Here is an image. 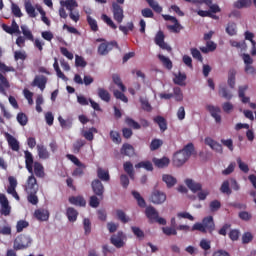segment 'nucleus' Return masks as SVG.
<instances>
[{
  "label": "nucleus",
  "instance_id": "57",
  "mask_svg": "<svg viewBox=\"0 0 256 256\" xmlns=\"http://www.w3.org/2000/svg\"><path fill=\"white\" fill-rule=\"evenodd\" d=\"M29 227V222L26 220H19L16 224V231L17 233L23 232V229H27Z\"/></svg>",
  "mask_w": 256,
  "mask_h": 256
},
{
  "label": "nucleus",
  "instance_id": "18",
  "mask_svg": "<svg viewBox=\"0 0 256 256\" xmlns=\"http://www.w3.org/2000/svg\"><path fill=\"white\" fill-rule=\"evenodd\" d=\"M6 140L10 149H12V151H19L20 149L19 141H17L13 135L6 133Z\"/></svg>",
  "mask_w": 256,
  "mask_h": 256
},
{
  "label": "nucleus",
  "instance_id": "32",
  "mask_svg": "<svg viewBox=\"0 0 256 256\" xmlns=\"http://www.w3.org/2000/svg\"><path fill=\"white\" fill-rule=\"evenodd\" d=\"M236 75H237V70H235V68H232L229 70L227 84L229 85L230 89H235Z\"/></svg>",
  "mask_w": 256,
  "mask_h": 256
},
{
  "label": "nucleus",
  "instance_id": "55",
  "mask_svg": "<svg viewBox=\"0 0 256 256\" xmlns=\"http://www.w3.org/2000/svg\"><path fill=\"white\" fill-rule=\"evenodd\" d=\"M116 215L118 221H121V223H129V217H127V214L123 210H116Z\"/></svg>",
  "mask_w": 256,
  "mask_h": 256
},
{
  "label": "nucleus",
  "instance_id": "22",
  "mask_svg": "<svg viewBox=\"0 0 256 256\" xmlns=\"http://www.w3.org/2000/svg\"><path fill=\"white\" fill-rule=\"evenodd\" d=\"M145 215L149 221H155L159 216V212L153 206H147L145 209Z\"/></svg>",
  "mask_w": 256,
  "mask_h": 256
},
{
  "label": "nucleus",
  "instance_id": "21",
  "mask_svg": "<svg viewBox=\"0 0 256 256\" xmlns=\"http://www.w3.org/2000/svg\"><path fill=\"white\" fill-rule=\"evenodd\" d=\"M97 177L99 181H111V176L109 175V170H105L102 167L97 168Z\"/></svg>",
  "mask_w": 256,
  "mask_h": 256
},
{
  "label": "nucleus",
  "instance_id": "16",
  "mask_svg": "<svg viewBox=\"0 0 256 256\" xmlns=\"http://www.w3.org/2000/svg\"><path fill=\"white\" fill-rule=\"evenodd\" d=\"M152 163H154L155 167L158 169H165V167H169L171 160L164 156L162 158H153Z\"/></svg>",
  "mask_w": 256,
  "mask_h": 256
},
{
  "label": "nucleus",
  "instance_id": "23",
  "mask_svg": "<svg viewBox=\"0 0 256 256\" xmlns=\"http://www.w3.org/2000/svg\"><path fill=\"white\" fill-rule=\"evenodd\" d=\"M69 203H71V205H76L77 207H85V205H87V201H85L83 196H71L69 198Z\"/></svg>",
  "mask_w": 256,
  "mask_h": 256
},
{
  "label": "nucleus",
  "instance_id": "40",
  "mask_svg": "<svg viewBox=\"0 0 256 256\" xmlns=\"http://www.w3.org/2000/svg\"><path fill=\"white\" fill-rule=\"evenodd\" d=\"M9 87H11L9 80L0 73V93H5V89H9Z\"/></svg>",
  "mask_w": 256,
  "mask_h": 256
},
{
  "label": "nucleus",
  "instance_id": "43",
  "mask_svg": "<svg viewBox=\"0 0 256 256\" xmlns=\"http://www.w3.org/2000/svg\"><path fill=\"white\" fill-rule=\"evenodd\" d=\"M219 95L223 97L224 99H227V101H231L233 99V94H231V91L227 87H220L219 89Z\"/></svg>",
  "mask_w": 256,
  "mask_h": 256
},
{
  "label": "nucleus",
  "instance_id": "47",
  "mask_svg": "<svg viewBox=\"0 0 256 256\" xmlns=\"http://www.w3.org/2000/svg\"><path fill=\"white\" fill-rule=\"evenodd\" d=\"M11 13L14 17H17L19 19L23 17V12H21V8L19 7V5L13 2L11 4Z\"/></svg>",
  "mask_w": 256,
  "mask_h": 256
},
{
  "label": "nucleus",
  "instance_id": "62",
  "mask_svg": "<svg viewBox=\"0 0 256 256\" xmlns=\"http://www.w3.org/2000/svg\"><path fill=\"white\" fill-rule=\"evenodd\" d=\"M199 245L203 249L204 255H207V252L211 249V241L202 239Z\"/></svg>",
  "mask_w": 256,
  "mask_h": 256
},
{
  "label": "nucleus",
  "instance_id": "33",
  "mask_svg": "<svg viewBox=\"0 0 256 256\" xmlns=\"http://www.w3.org/2000/svg\"><path fill=\"white\" fill-rule=\"evenodd\" d=\"M154 123H157L160 131L165 133V130L167 129V120L163 116H156L154 118Z\"/></svg>",
  "mask_w": 256,
  "mask_h": 256
},
{
  "label": "nucleus",
  "instance_id": "46",
  "mask_svg": "<svg viewBox=\"0 0 256 256\" xmlns=\"http://www.w3.org/2000/svg\"><path fill=\"white\" fill-rule=\"evenodd\" d=\"M136 169H146V171H153V163L150 161H142L135 165Z\"/></svg>",
  "mask_w": 256,
  "mask_h": 256
},
{
  "label": "nucleus",
  "instance_id": "10",
  "mask_svg": "<svg viewBox=\"0 0 256 256\" xmlns=\"http://www.w3.org/2000/svg\"><path fill=\"white\" fill-rule=\"evenodd\" d=\"M0 204H1V215H5V217L11 215V206H9V200L5 194L0 193Z\"/></svg>",
  "mask_w": 256,
  "mask_h": 256
},
{
  "label": "nucleus",
  "instance_id": "8",
  "mask_svg": "<svg viewBox=\"0 0 256 256\" xmlns=\"http://www.w3.org/2000/svg\"><path fill=\"white\" fill-rule=\"evenodd\" d=\"M92 191L94 195L99 197L100 199H103V195L105 193V186H103V183L99 179H95L91 183Z\"/></svg>",
  "mask_w": 256,
  "mask_h": 256
},
{
  "label": "nucleus",
  "instance_id": "27",
  "mask_svg": "<svg viewBox=\"0 0 256 256\" xmlns=\"http://www.w3.org/2000/svg\"><path fill=\"white\" fill-rule=\"evenodd\" d=\"M34 217H36L38 221H47L49 219V211L37 209L34 212Z\"/></svg>",
  "mask_w": 256,
  "mask_h": 256
},
{
  "label": "nucleus",
  "instance_id": "14",
  "mask_svg": "<svg viewBox=\"0 0 256 256\" xmlns=\"http://www.w3.org/2000/svg\"><path fill=\"white\" fill-rule=\"evenodd\" d=\"M110 242L117 249H121V247H124L125 242L123 241V232H118L117 235H113L110 238Z\"/></svg>",
  "mask_w": 256,
  "mask_h": 256
},
{
  "label": "nucleus",
  "instance_id": "17",
  "mask_svg": "<svg viewBox=\"0 0 256 256\" xmlns=\"http://www.w3.org/2000/svg\"><path fill=\"white\" fill-rule=\"evenodd\" d=\"M207 110L209 111L213 119H215L216 123H221V115L219 114L221 113V108L209 105L207 106Z\"/></svg>",
  "mask_w": 256,
  "mask_h": 256
},
{
  "label": "nucleus",
  "instance_id": "51",
  "mask_svg": "<svg viewBox=\"0 0 256 256\" xmlns=\"http://www.w3.org/2000/svg\"><path fill=\"white\" fill-rule=\"evenodd\" d=\"M141 107L144 111H147L148 113H151L153 111V107H151V104L149 103V100L147 98H140Z\"/></svg>",
  "mask_w": 256,
  "mask_h": 256
},
{
  "label": "nucleus",
  "instance_id": "45",
  "mask_svg": "<svg viewBox=\"0 0 256 256\" xmlns=\"http://www.w3.org/2000/svg\"><path fill=\"white\" fill-rule=\"evenodd\" d=\"M16 119L19 125H21L22 127H25V125L29 123V118L27 117V114L23 112L18 113Z\"/></svg>",
  "mask_w": 256,
  "mask_h": 256
},
{
  "label": "nucleus",
  "instance_id": "38",
  "mask_svg": "<svg viewBox=\"0 0 256 256\" xmlns=\"http://www.w3.org/2000/svg\"><path fill=\"white\" fill-rule=\"evenodd\" d=\"M158 59H160L161 63L166 69H168L169 71L173 69V62L171 61V59H169L166 56H163L162 54L158 55Z\"/></svg>",
  "mask_w": 256,
  "mask_h": 256
},
{
  "label": "nucleus",
  "instance_id": "2",
  "mask_svg": "<svg viewBox=\"0 0 256 256\" xmlns=\"http://www.w3.org/2000/svg\"><path fill=\"white\" fill-rule=\"evenodd\" d=\"M60 3L62 7H66V9L70 12L69 13L70 19L75 23H77V21H79V19L81 18V16L79 15V11L73 12V9H75V7H79V4L77 3V1L66 0V1H61Z\"/></svg>",
  "mask_w": 256,
  "mask_h": 256
},
{
  "label": "nucleus",
  "instance_id": "49",
  "mask_svg": "<svg viewBox=\"0 0 256 256\" xmlns=\"http://www.w3.org/2000/svg\"><path fill=\"white\" fill-rule=\"evenodd\" d=\"M226 33L230 35V37H233V35H237V24L234 22L228 23L226 27Z\"/></svg>",
  "mask_w": 256,
  "mask_h": 256
},
{
  "label": "nucleus",
  "instance_id": "64",
  "mask_svg": "<svg viewBox=\"0 0 256 256\" xmlns=\"http://www.w3.org/2000/svg\"><path fill=\"white\" fill-rule=\"evenodd\" d=\"M110 139H112L113 143H121V134L117 131H110Z\"/></svg>",
  "mask_w": 256,
  "mask_h": 256
},
{
  "label": "nucleus",
  "instance_id": "63",
  "mask_svg": "<svg viewBox=\"0 0 256 256\" xmlns=\"http://www.w3.org/2000/svg\"><path fill=\"white\" fill-rule=\"evenodd\" d=\"M238 217L241 221H251V219H253V215L247 211L239 212Z\"/></svg>",
  "mask_w": 256,
  "mask_h": 256
},
{
  "label": "nucleus",
  "instance_id": "39",
  "mask_svg": "<svg viewBox=\"0 0 256 256\" xmlns=\"http://www.w3.org/2000/svg\"><path fill=\"white\" fill-rule=\"evenodd\" d=\"M0 235H11V225L3 220L2 224L0 223Z\"/></svg>",
  "mask_w": 256,
  "mask_h": 256
},
{
  "label": "nucleus",
  "instance_id": "6",
  "mask_svg": "<svg viewBox=\"0 0 256 256\" xmlns=\"http://www.w3.org/2000/svg\"><path fill=\"white\" fill-rule=\"evenodd\" d=\"M167 201V194L160 190H154L150 196V203L154 205H163Z\"/></svg>",
  "mask_w": 256,
  "mask_h": 256
},
{
  "label": "nucleus",
  "instance_id": "12",
  "mask_svg": "<svg viewBox=\"0 0 256 256\" xmlns=\"http://www.w3.org/2000/svg\"><path fill=\"white\" fill-rule=\"evenodd\" d=\"M205 145L212 148L216 153H223V146L219 142L213 140L211 137H206L204 140Z\"/></svg>",
  "mask_w": 256,
  "mask_h": 256
},
{
  "label": "nucleus",
  "instance_id": "13",
  "mask_svg": "<svg viewBox=\"0 0 256 256\" xmlns=\"http://www.w3.org/2000/svg\"><path fill=\"white\" fill-rule=\"evenodd\" d=\"M120 153L124 157H135V148L129 143H124L120 149Z\"/></svg>",
  "mask_w": 256,
  "mask_h": 256
},
{
  "label": "nucleus",
  "instance_id": "31",
  "mask_svg": "<svg viewBox=\"0 0 256 256\" xmlns=\"http://www.w3.org/2000/svg\"><path fill=\"white\" fill-rule=\"evenodd\" d=\"M123 169L125 173L130 177V179H135V169L133 168V163L127 161L123 164Z\"/></svg>",
  "mask_w": 256,
  "mask_h": 256
},
{
  "label": "nucleus",
  "instance_id": "15",
  "mask_svg": "<svg viewBox=\"0 0 256 256\" xmlns=\"http://www.w3.org/2000/svg\"><path fill=\"white\" fill-rule=\"evenodd\" d=\"M185 184L192 193H199V191H202L203 189V185L199 182L193 181V179H186Z\"/></svg>",
  "mask_w": 256,
  "mask_h": 256
},
{
  "label": "nucleus",
  "instance_id": "58",
  "mask_svg": "<svg viewBox=\"0 0 256 256\" xmlns=\"http://www.w3.org/2000/svg\"><path fill=\"white\" fill-rule=\"evenodd\" d=\"M162 231L164 235H167V237H171V235H177V228L173 226H166L162 228Z\"/></svg>",
  "mask_w": 256,
  "mask_h": 256
},
{
  "label": "nucleus",
  "instance_id": "61",
  "mask_svg": "<svg viewBox=\"0 0 256 256\" xmlns=\"http://www.w3.org/2000/svg\"><path fill=\"white\" fill-rule=\"evenodd\" d=\"M125 123L128 125V127H132L133 129H141V124L132 118L126 117Z\"/></svg>",
  "mask_w": 256,
  "mask_h": 256
},
{
  "label": "nucleus",
  "instance_id": "19",
  "mask_svg": "<svg viewBox=\"0 0 256 256\" xmlns=\"http://www.w3.org/2000/svg\"><path fill=\"white\" fill-rule=\"evenodd\" d=\"M25 155V165L28 172L33 175V154L29 151L24 152Z\"/></svg>",
  "mask_w": 256,
  "mask_h": 256
},
{
  "label": "nucleus",
  "instance_id": "20",
  "mask_svg": "<svg viewBox=\"0 0 256 256\" xmlns=\"http://www.w3.org/2000/svg\"><path fill=\"white\" fill-rule=\"evenodd\" d=\"M162 181L166 184L168 189H171V187H175V185H177V178L170 174H163Z\"/></svg>",
  "mask_w": 256,
  "mask_h": 256
},
{
  "label": "nucleus",
  "instance_id": "56",
  "mask_svg": "<svg viewBox=\"0 0 256 256\" xmlns=\"http://www.w3.org/2000/svg\"><path fill=\"white\" fill-rule=\"evenodd\" d=\"M101 19L102 21H104L105 24L108 25V27H111V29H117V25L115 24V22H113V20L106 14H102Z\"/></svg>",
  "mask_w": 256,
  "mask_h": 256
},
{
  "label": "nucleus",
  "instance_id": "35",
  "mask_svg": "<svg viewBox=\"0 0 256 256\" xmlns=\"http://www.w3.org/2000/svg\"><path fill=\"white\" fill-rule=\"evenodd\" d=\"M112 80H113V83H115V85L119 87L122 93H125V91H127V87H125V84H123V81H121V76H119V74H113Z\"/></svg>",
  "mask_w": 256,
  "mask_h": 256
},
{
  "label": "nucleus",
  "instance_id": "24",
  "mask_svg": "<svg viewBox=\"0 0 256 256\" xmlns=\"http://www.w3.org/2000/svg\"><path fill=\"white\" fill-rule=\"evenodd\" d=\"M97 95L101 101L109 103L111 101V94L105 88H98Z\"/></svg>",
  "mask_w": 256,
  "mask_h": 256
},
{
  "label": "nucleus",
  "instance_id": "50",
  "mask_svg": "<svg viewBox=\"0 0 256 256\" xmlns=\"http://www.w3.org/2000/svg\"><path fill=\"white\" fill-rule=\"evenodd\" d=\"M87 23L90 26L91 31H99V25H97V20L93 19L90 15L87 16Z\"/></svg>",
  "mask_w": 256,
  "mask_h": 256
},
{
  "label": "nucleus",
  "instance_id": "9",
  "mask_svg": "<svg viewBox=\"0 0 256 256\" xmlns=\"http://www.w3.org/2000/svg\"><path fill=\"white\" fill-rule=\"evenodd\" d=\"M26 193H37L39 191V184H37V178L33 174L28 177L27 185L25 188Z\"/></svg>",
  "mask_w": 256,
  "mask_h": 256
},
{
  "label": "nucleus",
  "instance_id": "54",
  "mask_svg": "<svg viewBox=\"0 0 256 256\" xmlns=\"http://www.w3.org/2000/svg\"><path fill=\"white\" fill-rule=\"evenodd\" d=\"M163 146V140L153 139L150 143V151H157L160 147Z\"/></svg>",
  "mask_w": 256,
  "mask_h": 256
},
{
  "label": "nucleus",
  "instance_id": "59",
  "mask_svg": "<svg viewBox=\"0 0 256 256\" xmlns=\"http://www.w3.org/2000/svg\"><path fill=\"white\" fill-rule=\"evenodd\" d=\"M27 201L28 203H31V205H37L39 203V197H37V192L28 193Z\"/></svg>",
  "mask_w": 256,
  "mask_h": 256
},
{
  "label": "nucleus",
  "instance_id": "3",
  "mask_svg": "<svg viewBox=\"0 0 256 256\" xmlns=\"http://www.w3.org/2000/svg\"><path fill=\"white\" fill-rule=\"evenodd\" d=\"M29 245H31V237L24 234H20L14 240L13 249L14 251H21L23 249H27Z\"/></svg>",
  "mask_w": 256,
  "mask_h": 256
},
{
  "label": "nucleus",
  "instance_id": "44",
  "mask_svg": "<svg viewBox=\"0 0 256 256\" xmlns=\"http://www.w3.org/2000/svg\"><path fill=\"white\" fill-rule=\"evenodd\" d=\"M131 231L133 235H135V237H137V239H139L140 241H143V239H145V232L141 230V228L137 226H132Z\"/></svg>",
  "mask_w": 256,
  "mask_h": 256
},
{
  "label": "nucleus",
  "instance_id": "1",
  "mask_svg": "<svg viewBox=\"0 0 256 256\" xmlns=\"http://www.w3.org/2000/svg\"><path fill=\"white\" fill-rule=\"evenodd\" d=\"M192 155H197V151L195 150V145L190 142L185 145L183 149L174 153L172 158L174 167H183V165L191 159Z\"/></svg>",
  "mask_w": 256,
  "mask_h": 256
},
{
  "label": "nucleus",
  "instance_id": "42",
  "mask_svg": "<svg viewBox=\"0 0 256 256\" xmlns=\"http://www.w3.org/2000/svg\"><path fill=\"white\" fill-rule=\"evenodd\" d=\"M187 80V75L185 73L179 72L175 75L174 83L175 85L183 86L185 85V81Z\"/></svg>",
  "mask_w": 256,
  "mask_h": 256
},
{
  "label": "nucleus",
  "instance_id": "36",
  "mask_svg": "<svg viewBox=\"0 0 256 256\" xmlns=\"http://www.w3.org/2000/svg\"><path fill=\"white\" fill-rule=\"evenodd\" d=\"M132 195L134 199L137 201V205L141 208H145L147 206V202H145V198L141 196V194L137 191H132Z\"/></svg>",
  "mask_w": 256,
  "mask_h": 256
},
{
  "label": "nucleus",
  "instance_id": "25",
  "mask_svg": "<svg viewBox=\"0 0 256 256\" xmlns=\"http://www.w3.org/2000/svg\"><path fill=\"white\" fill-rule=\"evenodd\" d=\"M253 5L251 0H238L233 3L234 9H249Z\"/></svg>",
  "mask_w": 256,
  "mask_h": 256
},
{
  "label": "nucleus",
  "instance_id": "60",
  "mask_svg": "<svg viewBox=\"0 0 256 256\" xmlns=\"http://www.w3.org/2000/svg\"><path fill=\"white\" fill-rule=\"evenodd\" d=\"M190 53L193 59H197V61H200L201 63H203V56L201 55V51H199V49L191 48Z\"/></svg>",
  "mask_w": 256,
  "mask_h": 256
},
{
  "label": "nucleus",
  "instance_id": "48",
  "mask_svg": "<svg viewBox=\"0 0 256 256\" xmlns=\"http://www.w3.org/2000/svg\"><path fill=\"white\" fill-rule=\"evenodd\" d=\"M149 7L155 11V13H162L163 12V7L159 5V2L155 0H146Z\"/></svg>",
  "mask_w": 256,
  "mask_h": 256
},
{
  "label": "nucleus",
  "instance_id": "53",
  "mask_svg": "<svg viewBox=\"0 0 256 256\" xmlns=\"http://www.w3.org/2000/svg\"><path fill=\"white\" fill-rule=\"evenodd\" d=\"M229 185H231L229 180L224 181L220 187L221 193H224L225 195H231L232 191Z\"/></svg>",
  "mask_w": 256,
  "mask_h": 256
},
{
  "label": "nucleus",
  "instance_id": "7",
  "mask_svg": "<svg viewBox=\"0 0 256 256\" xmlns=\"http://www.w3.org/2000/svg\"><path fill=\"white\" fill-rule=\"evenodd\" d=\"M112 13L114 21H117L118 23H123V19H125L123 6L117 3H112Z\"/></svg>",
  "mask_w": 256,
  "mask_h": 256
},
{
  "label": "nucleus",
  "instance_id": "11",
  "mask_svg": "<svg viewBox=\"0 0 256 256\" xmlns=\"http://www.w3.org/2000/svg\"><path fill=\"white\" fill-rule=\"evenodd\" d=\"M202 225L204 226L206 232L208 231L210 235H213V231H215V221L213 220V216L204 217L202 220Z\"/></svg>",
  "mask_w": 256,
  "mask_h": 256
},
{
  "label": "nucleus",
  "instance_id": "30",
  "mask_svg": "<svg viewBox=\"0 0 256 256\" xmlns=\"http://www.w3.org/2000/svg\"><path fill=\"white\" fill-rule=\"evenodd\" d=\"M33 86H36L38 87L39 89H41L42 91H45V86L47 85V78L45 76H42V77H36L34 80H33V83H32Z\"/></svg>",
  "mask_w": 256,
  "mask_h": 256
},
{
  "label": "nucleus",
  "instance_id": "26",
  "mask_svg": "<svg viewBox=\"0 0 256 256\" xmlns=\"http://www.w3.org/2000/svg\"><path fill=\"white\" fill-rule=\"evenodd\" d=\"M66 216L68 217V221H70V223H75V221H77V217H79V212L73 207H68L66 209Z\"/></svg>",
  "mask_w": 256,
  "mask_h": 256
},
{
  "label": "nucleus",
  "instance_id": "28",
  "mask_svg": "<svg viewBox=\"0 0 256 256\" xmlns=\"http://www.w3.org/2000/svg\"><path fill=\"white\" fill-rule=\"evenodd\" d=\"M37 151H38V157L39 159H49V157H51V154L49 153V150H47V148L41 144L37 145Z\"/></svg>",
  "mask_w": 256,
  "mask_h": 256
},
{
  "label": "nucleus",
  "instance_id": "52",
  "mask_svg": "<svg viewBox=\"0 0 256 256\" xmlns=\"http://www.w3.org/2000/svg\"><path fill=\"white\" fill-rule=\"evenodd\" d=\"M85 140L83 139H78L74 144H73V153H79L81 151V148L85 147Z\"/></svg>",
  "mask_w": 256,
  "mask_h": 256
},
{
  "label": "nucleus",
  "instance_id": "34",
  "mask_svg": "<svg viewBox=\"0 0 256 256\" xmlns=\"http://www.w3.org/2000/svg\"><path fill=\"white\" fill-rule=\"evenodd\" d=\"M24 7L27 15L31 17V19H35V17H37V11H35V7L30 1L25 2Z\"/></svg>",
  "mask_w": 256,
  "mask_h": 256
},
{
  "label": "nucleus",
  "instance_id": "37",
  "mask_svg": "<svg viewBox=\"0 0 256 256\" xmlns=\"http://www.w3.org/2000/svg\"><path fill=\"white\" fill-rule=\"evenodd\" d=\"M54 71H56V75L59 79H62L63 81H67V76L61 71V68L59 67V61L57 58H54Z\"/></svg>",
  "mask_w": 256,
  "mask_h": 256
},
{
  "label": "nucleus",
  "instance_id": "4",
  "mask_svg": "<svg viewBox=\"0 0 256 256\" xmlns=\"http://www.w3.org/2000/svg\"><path fill=\"white\" fill-rule=\"evenodd\" d=\"M247 89H249V85L239 86L238 87V97L241 100V102L244 103V105H247V103H249V107L251 109H256V104L251 102V98L248 96H245Z\"/></svg>",
  "mask_w": 256,
  "mask_h": 256
},
{
  "label": "nucleus",
  "instance_id": "5",
  "mask_svg": "<svg viewBox=\"0 0 256 256\" xmlns=\"http://www.w3.org/2000/svg\"><path fill=\"white\" fill-rule=\"evenodd\" d=\"M114 47L119 49V44H117V41L103 42L98 46V54L102 56L109 55V52L113 51Z\"/></svg>",
  "mask_w": 256,
  "mask_h": 256
},
{
  "label": "nucleus",
  "instance_id": "41",
  "mask_svg": "<svg viewBox=\"0 0 256 256\" xmlns=\"http://www.w3.org/2000/svg\"><path fill=\"white\" fill-rule=\"evenodd\" d=\"M22 34L24 35L25 39L28 41H35V37L33 36V32L29 30V28L26 25L21 26Z\"/></svg>",
  "mask_w": 256,
  "mask_h": 256
},
{
  "label": "nucleus",
  "instance_id": "29",
  "mask_svg": "<svg viewBox=\"0 0 256 256\" xmlns=\"http://www.w3.org/2000/svg\"><path fill=\"white\" fill-rule=\"evenodd\" d=\"M34 174L36 177L43 179L45 177V168L41 162H34Z\"/></svg>",
  "mask_w": 256,
  "mask_h": 256
}]
</instances>
